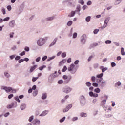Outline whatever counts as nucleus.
<instances>
[{"instance_id":"obj_50","label":"nucleus","mask_w":125,"mask_h":125,"mask_svg":"<svg viewBox=\"0 0 125 125\" xmlns=\"http://www.w3.org/2000/svg\"><path fill=\"white\" fill-rule=\"evenodd\" d=\"M91 80L92 82H95V80H96V77L94 76H92L91 77Z\"/></svg>"},{"instance_id":"obj_60","label":"nucleus","mask_w":125,"mask_h":125,"mask_svg":"<svg viewBox=\"0 0 125 125\" xmlns=\"http://www.w3.org/2000/svg\"><path fill=\"white\" fill-rule=\"evenodd\" d=\"M92 58H93V56H90L89 57L88 59V61H91V59H92Z\"/></svg>"},{"instance_id":"obj_6","label":"nucleus","mask_w":125,"mask_h":125,"mask_svg":"<svg viewBox=\"0 0 125 125\" xmlns=\"http://www.w3.org/2000/svg\"><path fill=\"white\" fill-rule=\"evenodd\" d=\"M86 35L85 34H83L80 38V43L83 45L85 44V42H86Z\"/></svg>"},{"instance_id":"obj_41","label":"nucleus","mask_w":125,"mask_h":125,"mask_svg":"<svg viewBox=\"0 0 125 125\" xmlns=\"http://www.w3.org/2000/svg\"><path fill=\"white\" fill-rule=\"evenodd\" d=\"M46 66L45 65H43L42 66H41L39 68V70H40V71H42V70H43V69H44V68H46Z\"/></svg>"},{"instance_id":"obj_34","label":"nucleus","mask_w":125,"mask_h":125,"mask_svg":"<svg viewBox=\"0 0 125 125\" xmlns=\"http://www.w3.org/2000/svg\"><path fill=\"white\" fill-rule=\"evenodd\" d=\"M96 77L98 79H102V77H103V73H101L100 74H98L96 75Z\"/></svg>"},{"instance_id":"obj_62","label":"nucleus","mask_w":125,"mask_h":125,"mask_svg":"<svg viewBox=\"0 0 125 125\" xmlns=\"http://www.w3.org/2000/svg\"><path fill=\"white\" fill-rule=\"evenodd\" d=\"M91 4H92V2H91V1H88L87 2V5H91Z\"/></svg>"},{"instance_id":"obj_38","label":"nucleus","mask_w":125,"mask_h":125,"mask_svg":"<svg viewBox=\"0 0 125 125\" xmlns=\"http://www.w3.org/2000/svg\"><path fill=\"white\" fill-rule=\"evenodd\" d=\"M65 120H66V117H63L59 121L60 123H63L65 121Z\"/></svg>"},{"instance_id":"obj_51","label":"nucleus","mask_w":125,"mask_h":125,"mask_svg":"<svg viewBox=\"0 0 125 125\" xmlns=\"http://www.w3.org/2000/svg\"><path fill=\"white\" fill-rule=\"evenodd\" d=\"M37 95H38V91H35L34 92H33V96L34 97L37 96Z\"/></svg>"},{"instance_id":"obj_2","label":"nucleus","mask_w":125,"mask_h":125,"mask_svg":"<svg viewBox=\"0 0 125 125\" xmlns=\"http://www.w3.org/2000/svg\"><path fill=\"white\" fill-rule=\"evenodd\" d=\"M67 70L68 72L70 73V74L74 75L76 74V72H77V67H76V65H75V64L72 63L69 65V67L68 68Z\"/></svg>"},{"instance_id":"obj_32","label":"nucleus","mask_w":125,"mask_h":125,"mask_svg":"<svg viewBox=\"0 0 125 125\" xmlns=\"http://www.w3.org/2000/svg\"><path fill=\"white\" fill-rule=\"evenodd\" d=\"M66 56H67V53H66V52H64L61 55V57H62V58H65V57H66Z\"/></svg>"},{"instance_id":"obj_39","label":"nucleus","mask_w":125,"mask_h":125,"mask_svg":"<svg viewBox=\"0 0 125 125\" xmlns=\"http://www.w3.org/2000/svg\"><path fill=\"white\" fill-rule=\"evenodd\" d=\"M78 3H80L82 5H83V4H84V1H83V0H79L78 1Z\"/></svg>"},{"instance_id":"obj_52","label":"nucleus","mask_w":125,"mask_h":125,"mask_svg":"<svg viewBox=\"0 0 125 125\" xmlns=\"http://www.w3.org/2000/svg\"><path fill=\"white\" fill-rule=\"evenodd\" d=\"M108 70V67H104L103 70H102V73H104L106 72Z\"/></svg>"},{"instance_id":"obj_40","label":"nucleus","mask_w":125,"mask_h":125,"mask_svg":"<svg viewBox=\"0 0 125 125\" xmlns=\"http://www.w3.org/2000/svg\"><path fill=\"white\" fill-rule=\"evenodd\" d=\"M73 24V21H69L67 24V26H68V27H70L71 26H72V24Z\"/></svg>"},{"instance_id":"obj_8","label":"nucleus","mask_w":125,"mask_h":125,"mask_svg":"<svg viewBox=\"0 0 125 125\" xmlns=\"http://www.w3.org/2000/svg\"><path fill=\"white\" fill-rule=\"evenodd\" d=\"M24 7H25V5L24 3L21 4L20 6H19V8L17 10V13L18 14H20V13H22L24 10Z\"/></svg>"},{"instance_id":"obj_15","label":"nucleus","mask_w":125,"mask_h":125,"mask_svg":"<svg viewBox=\"0 0 125 125\" xmlns=\"http://www.w3.org/2000/svg\"><path fill=\"white\" fill-rule=\"evenodd\" d=\"M72 106H73L72 105V104H69L65 108L63 109V113H67V112H68L69 110L71 109Z\"/></svg>"},{"instance_id":"obj_5","label":"nucleus","mask_w":125,"mask_h":125,"mask_svg":"<svg viewBox=\"0 0 125 125\" xmlns=\"http://www.w3.org/2000/svg\"><path fill=\"white\" fill-rule=\"evenodd\" d=\"M79 100L80 105L82 107H83V106H84L85 104H86V100H85V97H84V96L82 95L80 96Z\"/></svg>"},{"instance_id":"obj_11","label":"nucleus","mask_w":125,"mask_h":125,"mask_svg":"<svg viewBox=\"0 0 125 125\" xmlns=\"http://www.w3.org/2000/svg\"><path fill=\"white\" fill-rule=\"evenodd\" d=\"M58 74H51L48 77V80L49 82H51L53 79L55 78H58Z\"/></svg>"},{"instance_id":"obj_25","label":"nucleus","mask_w":125,"mask_h":125,"mask_svg":"<svg viewBox=\"0 0 125 125\" xmlns=\"http://www.w3.org/2000/svg\"><path fill=\"white\" fill-rule=\"evenodd\" d=\"M76 14V11H72L69 14V17H74Z\"/></svg>"},{"instance_id":"obj_31","label":"nucleus","mask_w":125,"mask_h":125,"mask_svg":"<svg viewBox=\"0 0 125 125\" xmlns=\"http://www.w3.org/2000/svg\"><path fill=\"white\" fill-rule=\"evenodd\" d=\"M91 19V16H87V17H86L85 18V21L86 22H90V20Z\"/></svg>"},{"instance_id":"obj_24","label":"nucleus","mask_w":125,"mask_h":125,"mask_svg":"<svg viewBox=\"0 0 125 125\" xmlns=\"http://www.w3.org/2000/svg\"><path fill=\"white\" fill-rule=\"evenodd\" d=\"M41 98L43 100H44L46 99V98H47V94L46 93H42Z\"/></svg>"},{"instance_id":"obj_29","label":"nucleus","mask_w":125,"mask_h":125,"mask_svg":"<svg viewBox=\"0 0 125 125\" xmlns=\"http://www.w3.org/2000/svg\"><path fill=\"white\" fill-rule=\"evenodd\" d=\"M122 1H123V0H117L114 2L115 5H118V4H120V3H121Z\"/></svg>"},{"instance_id":"obj_42","label":"nucleus","mask_w":125,"mask_h":125,"mask_svg":"<svg viewBox=\"0 0 125 125\" xmlns=\"http://www.w3.org/2000/svg\"><path fill=\"white\" fill-rule=\"evenodd\" d=\"M33 120H34V116H31L29 117L28 119V122H30V123H31L33 121Z\"/></svg>"},{"instance_id":"obj_23","label":"nucleus","mask_w":125,"mask_h":125,"mask_svg":"<svg viewBox=\"0 0 125 125\" xmlns=\"http://www.w3.org/2000/svg\"><path fill=\"white\" fill-rule=\"evenodd\" d=\"M9 26L11 28H13L14 26H15V21H12L9 22Z\"/></svg>"},{"instance_id":"obj_53","label":"nucleus","mask_w":125,"mask_h":125,"mask_svg":"<svg viewBox=\"0 0 125 125\" xmlns=\"http://www.w3.org/2000/svg\"><path fill=\"white\" fill-rule=\"evenodd\" d=\"M39 79V77H33L32 78V82H35Z\"/></svg>"},{"instance_id":"obj_17","label":"nucleus","mask_w":125,"mask_h":125,"mask_svg":"<svg viewBox=\"0 0 125 125\" xmlns=\"http://www.w3.org/2000/svg\"><path fill=\"white\" fill-rule=\"evenodd\" d=\"M3 89H4V90H5L6 92H10V91L12 90V88H11V87H3Z\"/></svg>"},{"instance_id":"obj_9","label":"nucleus","mask_w":125,"mask_h":125,"mask_svg":"<svg viewBox=\"0 0 125 125\" xmlns=\"http://www.w3.org/2000/svg\"><path fill=\"white\" fill-rule=\"evenodd\" d=\"M72 90H73V89L72 88L70 87L69 86H65L62 89L63 92H64V93H67V94L70 93V92H71V91H72Z\"/></svg>"},{"instance_id":"obj_63","label":"nucleus","mask_w":125,"mask_h":125,"mask_svg":"<svg viewBox=\"0 0 125 125\" xmlns=\"http://www.w3.org/2000/svg\"><path fill=\"white\" fill-rule=\"evenodd\" d=\"M111 67H116V63L112 62L111 63Z\"/></svg>"},{"instance_id":"obj_33","label":"nucleus","mask_w":125,"mask_h":125,"mask_svg":"<svg viewBox=\"0 0 125 125\" xmlns=\"http://www.w3.org/2000/svg\"><path fill=\"white\" fill-rule=\"evenodd\" d=\"M85 85L88 87H90V86H91V83H90L89 82H87L85 83Z\"/></svg>"},{"instance_id":"obj_14","label":"nucleus","mask_w":125,"mask_h":125,"mask_svg":"<svg viewBox=\"0 0 125 125\" xmlns=\"http://www.w3.org/2000/svg\"><path fill=\"white\" fill-rule=\"evenodd\" d=\"M58 40V38L57 37L55 38L53 40L52 42L49 45V46L51 47V46H54V45H55V44H56V42Z\"/></svg>"},{"instance_id":"obj_36","label":"nucleus","mask_w":125,"mask_h":125,"mask_svg":"<svg viewBox=\"0 0 125 125\" xmlns=\"http://www.w3.org/2000/svg\"><path fill=\"white\" fill-rule=\"evenodd\" d=\"M64 83V81L63 80L61 79L58 81V84H62V83Z\"/></svg>"},{"instance_id":"obj_48","label":"nucleus","mask_w":125,"mask_h":125,"mask_svg":"<svg viewBox=\"0 0 125 125\" xmlns=\"http://www.w3.org/2000/svg\"><path fill=\"white\" fill-rule=\"evenodd\" d=\"M24 50L27 52H29L30 51V47L26 46L24 48Z\"/></svg>"},{"instance_id":"obj_54","label":"nucleus","mask_w":125,"mask_h":125,"mask_svg":"<svg viewBox=\"0 0 125 125\" xmlns=\"http://www.w3.org/2000/svg\"><path fill=\"white\" fill-rule=\"evenodd\" d=\"M35 60H36V62H40V61H41V57H38Z\"/></svg>"},{"instance_id":"obj_55","label":"nucleus","mask_w":125,"mask_h":125,"mask_svg":"<svg viewBox=\"0 0 125 125\" xmlns=\"http://www.w3.org/2000/svg\"><path fill=\"white\" fill-rule=\"evenodd\" d=\"M4 75L5 76V77H6L7 78H9V77H10V75H9V74L7 72H4Z\"/></svg>"},{"instance_id":"obj_13","label":"nucleus","mask_w":125,"mask_h":125,"mask_svg":"<svg viewBox=\"0 0 125 125\" xmlns=\"http://www.w3.org/2000/svg\"><path fill=\"white\" fill-rule=\"evenodd\" d=\"M49 113V110H46L42 112V113L39 115V117H44L46 116Z\"/></svg>"},{"instance_id":"obj_4","label":"nucleus","mask_w":125,"mask_h":125,"mask_svg":"<svg viewBox=\"0 0 125 125\" xmlns=\"http://www.w3.org/2000/svg\"><path fill=\"white\" fill-rule=\"evenodd\" d=\"M110 17H107L106 18H105L104 21V25H103V26H102L100 27V29H101V30H104V29L107 28V27H108V24H109V21H110Z\"/></svg>"},{"instance_id":"obj_49","label":"nucleus","mask_w":125,"mask_h":125,"mask_svg":"<svg viewBox=\"0 0 125 125\" xmlns=\"http://www.w3.org/2000/svg\"><path fill=\"white\" fill-rule=\"evenodd\" d=\"M67 66H64L62 70V72H65V71H67Z\"/></svg>"},{"instance_id":"obj_1","label":"nucleus","mask_w":125,"mask_h":125,"mask_svg":"<svg viewBox=\"0 0 125 125\" xmlns=\"http://www.w3.org/2000/svg\"><path fill=\"white\" fill-rule=\"evenodd\" d=\"M48 40V37L45 36L44 37H40L39 38L37 42L36 43L38 46L42 47L43 46L45 43H46V42Z\"/></svg>"},{"instance_id":"obj_44","label":"nucleus","mask_w":125,"mask_h":125,"mask_svg":"<svg viewBox=\"0 0 125 125\" xmlns=\"http://www.w3.org/2000/svg\"><path fill=\"white\" fill-rule=\"evenodd\" d=\"M9 19H10V18H9V17H7L3 20V21H4V22H7V21L9 20Z\"/></svg>"},{"instance_id":"obj_19","label":"nucleus","mask_w":125,"mask_h":125,"mask_svg":"<svg viewBox=\"0 0 125 125\" xmlns=\"http://www.w3.org/2000/svg\"><path fill=\"white\" fill-rule=\"evenodd\" d=\"M121 85H122V83L121 82V81H117L115 83V87H116L117 88H119L120 86H121Z\"/></svg>"},{"instance_id":"obj_61","label":"nucleus","mask_w":125,"mask_h":125,"mask_svg":"<svg viewBox=\"0 0 125 125\" xmlns=\"http://www.w3.org/2000/svg\"><path fill=\"white\" fill-rule=\"evenodd\" d=\"M62 78L64 80H67V79H68V76L64 75L63 76Z\"/></svg>"},{"instance_id":"obj_46","label":"nucleus","mask_w":125,"mask_h":125,"mask_svg":"<svg viewBox=\"0 0 125 125\" xmlns=\"http://www.w3.org/2000/svg\"><path fill=\"white\" fill-rule=\"evenodd\" d=\"M25 54L26 51H23L21 53L19 54V55H20V56H23V55H25Z\"/></svg>"},{"instance_id":"obj_10","label":"nucleus","mask_w":125,"mask_h":125,"mask_svg":"<svg viewBox=\"0 0 125 125\" xmlns=\"http://www.w3.org/2000/svg\"><path fill=\"white\" fill-rule=\"evenodd\" d=\"M104 98H105V99H104L102 100L101 102V105L104 108L105 107V105H106V103L107 102V100L108 99V96L107 95H104Z\"/></svg>"},{"instance_id":"obj_56","label":"nucleus","mask_w":125,"mask_h":125,"mask_svg":"<svg viewBox=\"0 0 125 125\" xmlns=\"http://www.w3.org/2000/svg\"><path fill=\"white\" fill-rule=\"evenodd\" d=\"M47 59V56H44L42 58V61H45Z\"/></svg>"},{"instance_id":"obj_12","label":"nucleus","mask_w":125,"mask_h":125,"mask_svg":"<svg viewBox=\"0 0 125 125\" xmlns=\"http://www.w3.org/2000/svg\"><path fill=\"white\" fill-rule=\"evenodd\" d=\"M32 124L33 125H41V121L38 119H35L33 122Z\"/></svg>"},{"instance_id":"obj_35","label":"nucleus","mask_w":125,"mask_h":125,"mask_svg":"<svg viewBox=\"0 0 125 125\" xmlns=\"http://www.w3.org/2000/svg\"><path fill=\"white\" fill-rule=\"evenodd\" d=\"M105 44H111L112 43V41L111 40H106L105 41Z\"/></svg>"},{"instance_id":"obj_64","label":"nucleus","mask_w":125,"mask_h":125,"mask_svg":"<svg viewBox=\"0 0 125 125\" xmlns=\"http://www.w3.org/2000/svg\"><path fill=\"white\" fill-rule=\"evenodd\" d=\"M7 9H8V10L9 11H10V10H11V6L9 5L7 7Z\"/></svg>"},{"instance_id":"obj_18","label":"nucleus","mask_w":125,"mask_h":125,"mask_svg":"<svg viewBox=\"0 0 125 125\" xmlns=\"http://www.w3.org/2000/svg\"><path fill=\"white\" fill-rule=\"evenodd\" d=\"M26 107H27V104L25 103H22L21 104V110H25V109H26Z\"/></svg>"},{"instance_id":"obj_28","label":"nucleus","mask_w":125,"mask_h":125,"mask_svg":"<svg viewBox=\"0 0 125 125\" xmlns=\"http://www.w3.org/2000/svg\"><path fill=\"white\" fill-rule=\"evenodd\" d=\"M55 57H56V56H53L52 57H48V59L47 60V61H48V62L51 61V60H53V59H54V58H55Z\"/></svg>"},{"instance_id":"obj_45","label":"nucleus","mask_w":125,"mask_h":125,"mask_svg":"<svg viewBox=\"0 0 125 125\" xmlns=\"http://www.w3.org/2000/svg\"><path fill=\"white\" fill-rule=\"evenodd\" d=\"M13 106H14V103H12L9 105L7 106L8 109H11V108H13Z\"/></svg>"},{"instance_id":"obj_47","label":"nucleus","mask_w":125,"mask_h":125,"mask_svg":"<svg viewBox=\"0 0 125 125\" xmlns=\"http://www.w3.org/2000/svg\"><path fill=\"white\" fill-rule=\"evenodd\" d=\"M88 8V6L86 5H84L82 7L83 10H85V9Z\"/></svg>"},{"instance_id":"obj_7","label":"nucleus","mask_w":125,"mask_h":125,"mask_svg":"<svg viewBox=\"0 0 125 125\" xmlns=\"http://www.w3.org/2000/svg\"><path fill=\"white\" fill-rule=\"evenodd\" d=\"M98 83H99L101 87H104L107 84V81L105 80L103 81V78H101L99 80Z\"/></svg>"},{"instance_id":"obj_26","label":"nucleus","mask_w":125,"mask_h":125,"mask_svg":"<svg viewBox=\"0 0 125 125\" xmlns=\"http://www.w3.org/2000/svg\"><path fill=\"white\" fill-rule=\"evenodd\" d=\"M54 19V16L48 17L45 19L46 21H52Z\"/></svg>"},{"instance_id":"obj_57","label":"nucleus","mask_w":125,"mask_h":125,"mask_svg":"<svg viewBox=\"0 0 125 125\" xmlns=\"http://www.w3.org/2000/svg\"><path fill=\"white\" fill-rule=\"evenodd\" d=\"M71 79H72V77H70V78H69L67 80L65 81V83H68L70 82V81H71Z\"/></svg>"},{"instance_id":"obj_21","label":"nucleus","mask_w":125,"mask_h":125,"mask_svg":"<svg viewBox=\"0 0 125 125\" xmlns=\"http://www.w3.org/2000/svg\"><path fill=\"white\" fill-rule=\"evenodd\" d=\"M66 62L65 59H63L59 63V66H63L64 64H65V62Z\"/></svg>"},{"instance_id":"obj_16","label":"nucleus","mask_w":125,"mask_h":125,"mask_svg":"<svg viewBox=\"0 0 125 125\" xmlns=\"http://www.w3.org/2000/svg\"><path fill=\"white\" fill-rule=\"evenodd\" d=\"M80 116L81 118H87L88 117V114L87 113L81 112L80 113Z\"/></svg>"},{"instance_id":"obj_37","label":"nucleus","mask_w":125,"mask_h":125,"mask_svg":"<svg viewBox=\"0 0 125 125\" xmlns=\"http://www.w3.org/2000/svg\"><path fill=\"white\" fill-rule=\"evenodd\" d=\"M92 85L93 86H94V87H98V83H96V82H94L92 83Z\"/></svg>"},{"instance_id":"obj_3","label":"nucleus","mask_w":125,"mask_h":125,"mask_svg":"<svg viewBox=\"0 0 125 125\" xmlns=\"http://www.w3.org/2000/svg\"><path fill=\"white\" fill-rule=\"evenodd\" d=\"M94 91L96 93H93L92 91L89 92V96H90V97H95L96 98V97H98V94L97 93H100V91H101V90L99 88H97L94 89Z\"/></svg>"},{"instance_id":"obj_27","label":"nucleus","mask_w":125,"mask_h":125,"mask_svg":"<svg viewBox=\"0 0 125 125\" xmlns=\"http://www.w3.org/2000/svg\"><path fill=\"white\" fill-rule=\"evenodd\" d=\"M121 54L122 56H125V48L124 47H122L121 48Z\"/></svg>"},{"instance_id":"obj_30","label":"nucleus","mask_w":125,"mask_h":125,"mask_svg":"<svg viewBox=\"0 0 125 125\" xmlns=\"http://www.w3.org/2000/svg\"><path fill=\"white\" fill-rule=\"evenodd\" d=\"M79 120V117L77 116H74L71 119L72 122H76V121H78Z\"/></svg>"},{"instance_id":"obj_58","label":"nucleus","mask_w":125,"mask_h":125,"mask_svg":"<svg viewBox=\"0 0 125 125\" xmlns=\"http://www.w3.org/2000/svg\"><path fill=\"white\" fill-rule=\"evenodd\" d=\"M111 117H112V114H106L105 115V118H111Z\"/></svg>"},{"instance_id":"obj_20","label":"nucleus","mask_w":125,"mask_h":125,"mask_svg":"<svg viewBox=\"0 0 125 125\" xmlns=\"http://www.w3.org/2000/svg\"><path fill=\"white\" fill-rule=\"evenodd\" d=\"M76 11H78V15H79V16H80V15H81V13H80V11H81V5H78L77 6Z\"/></svg>"},{"instance_id":"obj_43","label":"nucleus","mask_w":125,"mask_h":125,"mask_svg":"<svg viewBox=\"0 0 125 125\" xmlns=\"http://www.w3.org/2000/svg\"><path fill=\"white\" fill-rule=\"evenodd\" d=\"M77 37H78V33H77L76 32L73 33L72 35L73 39H76V38H77Z\"/></svg>"},{"instance_id":"obj_59","label":"nucleus","mask_w":125,"mask_h":125,"mask_svg":"<svg viewBox=\"0 0 125 125\" xmlns=\"http://www.w3.org/2000/svg\"><path fill=\"white\" fill-rule=\"evenodd\" d=\"M99 32V29H95L94 30V34H96Z\"/></svg>"},{"instance_id":"obj_22","label":"nucleus","mask_w":125,"mask_h":125,"mask_svg":"<svg viewBox=\"0 0 125 125\" xmlns=\"http://www.w3.org/2000/svg\"><path fill=\"white\" fill-rule=\"evenodd\" d=\"M37 67H38L37 65H34L33 66H32L30 68V72L32 73L33 71H34L35 70H36V69H37Z\"/></svg>"}]
</instances>
